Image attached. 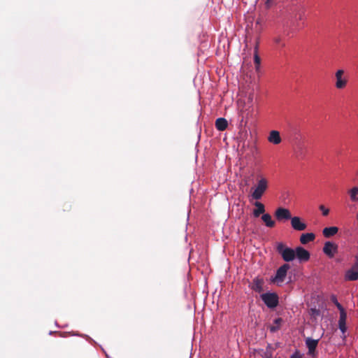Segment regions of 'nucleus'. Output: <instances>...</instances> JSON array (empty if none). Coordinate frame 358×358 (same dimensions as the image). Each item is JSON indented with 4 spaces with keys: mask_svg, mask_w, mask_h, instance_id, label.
<instances>
[{
    "mask_svg": "<svg viewBox=\"0 0 358 358\" xmlns=\"http://www.w3.org/2000/svg\"><path fill=\"white\" fill-rule=\"evenodd\" d=\"M268 187V181L264 177H259L257 179V182L252 188V197L255 200L260 199Z\"/></svg>",
    "mask_w": 358,
    "mask_h": 358,
    "instance_id": "f257e3e1",
    "label": "nucleus"
},
{
    "mask_svg": "<svg viewBox=\"0 0 358 358\" xmlns=\"http://www.w3.org/2000/svg\"><path fill=\"white\" fill-rule=\"evenodd\" d=\"M276 250L285 262H291L295 258V250L286 247L282 243H279L278 244Z\"/></svg>",
    "mask_w": 358,
    "mask_h": 358,
    "instance_id": "f03ea898",
    "label": "nucleus"
},
{
    "mask_svg": "<svg viewBox=\"0 0 358 358\" xmlns=\"http://www.w3.org/2000/svg\"><path fill=\"white\" fill-rule=\"evenodd\" d=\"M261 299L269 308H274L278 306L279 297L275 292H267L261 295Z\"/></svg>",
    "mask_w": 358,
    "mask_h": 358,
    "instance_id": "7ed1b4c3",
    "label": "nucleus"
},
{
    "mask_svg": "<svg viewBox=\"0 0 358 358\" xmlns=\"http://www.w3.org/2000/svg\"><path fill=\"white\" fill-rule=\"evenodd\" d=\"M290 266L288 264H284L276 271L275 277L272 279V282L280 285L285 280L287 271L289 269Z\"/></svg>",
    "mask_w": 358,
    "mask_h": 358,
    "instance_id": "20e7f679",
    "label": "nucleus"
},
{
    "mask_svg": "<svg viewBox=\"0 0 358 358\" xmlns=\"http://www.w3.org/2000/svg\"><path fill=\"white\" fill-rule=\"evenodd\" d=\"M274 215L278 222L290 220L292 217L290 210L282 207L278 208L275 211Z\"/></svg>",
    "mask_w": 358,
    "mask_h": 358,
    "instance_id": "39448f33",
    "label": "nucleus"
},
{
    "mask_svg": "<svg viewBox=\"0 0 358 358\" xmlns=\"http://www.w3.org/2000/svg\"><path fill=\"white\" fill-rule=\"evenodd\" d=\"M345 279L349 281L358 280V257H355V262L352 267L345 272Z\"/></svg>",
    "mask_w": 358,
    "mask_h": 358,
    "instance_id": "423d86ee",
    "label": "nucleus"
},
{
    "mask_svg": "<svg viewBox=\"0 0 358 358\" xmlns=\"http://www.w3.org/2000/svg\"><path fill=\"white\" fill-rule=\"evenodd\" d=\"M344 73L345 71L343 69H338L335 73V87L338 90L345 88L348 84V78L344 76Z\"/></svg>",
    "mask_w": 358,
    "mask_h": 358,
    "instance_id": "0eeeda50",
    "label": "nucleus"
},
{
    "mask_svg": "<svg viewBox=\"0 0 358 358\" xmlns=\"http://www.w3.org/2000/svg\"><path fill=\"white\" fill-rule=\"evenodd\" d=\"M338 248L337 244L331 241H327L324 243L322 250L327 257L333 258L338 252Z\"/></svg>",
    "mask_w": 358,
    "mask_h": 358,
    "instance_id": "6e6552de",
    "label": "nucleus"
},
{
    "mask_svg": "<svg viewBox=\"0 0 358 358\" xmlns=\"http://www.w3.org/2000/svg\"><path fill=\"white\" fill-rule=\"evenodd\" d=\"M291 226L295 231H304L307 228V224L302 220L300 217L294 216L290 220Z\"/></svg>",
    "mask_w": 358,
    "mask_h": 358,
    "instance_id": "1a4fd4ad",
    "label": "nucleus"
},
{
    "mask_svg": "<svg viewBox=\"0 0 358 358\" xmlns=\"http://www.w3.org/2000/svg\"><path fill=\"white\" fill-rule=\"evenodd\" d=\"M295 257L300 262H307L310 259V252L302 247H297L295 250Z\"/></svg>",
    "mask_w": 358,
    "mask_h": 358,
    "instance_id": "9d476101",
    "label": "nucleus"
},
{
    "mask_svg": "<svg viewBox=\"0 0 358 358\" xmlns=\"http://www.w3.org/2000/svg\"><path fill=\"white\" fill-rule=\"evenodd\" d=\"M250 106L248 108H242L239 111V117L241 126H245L248 122L249 117L251 115V111L250 110Z\"/></svg>",
    "mask_w": 358,
    "mask_h": 358,
    "instance_id": "9b49d317",
    "label": "nucleus"
},
{
    "mask_svg": "<svg viewBox=\"0 0 358 358\" xmlns=\"http://www.w3.org/2000/svg\"><path fill=\"white\" fill-rule=\"evenodd\" d=\"M319 340H315L311 338H308L306 340V345L308 349V355L313 356L317 346Z\"/></svg>",
    "mask_w": 358,
    "mask_h": 358,
    "instance_id": "f8f14e48",
    "label": "nucleus"
},
{
    "mask_svg": "<svg viewBox=\"0 0 358 358\" xmlns=\"http://www.w3.org/2000/svg\"><path fill=\"white\" fill-rule=\"evenodd\" d=\"M347 313L345 310L340 312V317L338 320V327L341 332L344 334L347 331L346 327Z\"/></svg>",
    "mask_w": 358,
    "mask_h": 358,
    "instance_id": "ddd939ff",
    "label": "nucleus"
},
{
    "mask_svg": "<svg viewBox=\"0 0 358 358\" xmlns=\"http://www.w3.org/2000/svg\"><path fill=\"white\" fill-rule=\"evenodd\" d=\"M268 141L274 145L280 144L282 141L280 132L276 130H272L270 131Z\"/></svg>",
    "mask_w": 358,
    "mask_h": 358,
    "instance_id": "4468645a",
    "label": "nucleus"
},
{
    "mask_svg": "<svg viewBox=\"0 0 358 358\" xmlns=\"http://www.w3.org/2000/svg\"><path fill=\"white\" fill-rule=\"evenodd\" d=\"M264 281L261 278H256L253 280L251 289L256 292L260 293L263 291Z\"/></svg>",
    "mask_w": 358,
    "mask_h": 358,
    "instance_id": "2eb2a0df",
    "label": "nucleus"
},
{
    "mask_svg": "<svg viewBox=\"0 0 358 358\" xmlns=\"http://www.w3.org/2000/svg\"><path fill=\"white\" fill-rule=\"evenodd\" d=\"M228 127V122L225 118L219 117L215 120V127L218 131H224Z\"/></svg>",
    "mask_w": 358,
    "mask_h": 358,
    "instance_id": "dca6fc26",
    "label": "nucleus"
},
{
    "mask_svg": "<svg viewBox=\"0 0 358 358\" xmlns=\"http://www.w3.org/2000/svg\"><path fill=\"white\" fill-rule=\"evenodd\" d=\"M315 238V235L313 233L302 234L300 236V242L301 244L305 245L309 242L313 241Z\"/></svg>",
    "mask_w": 358,
    "mask_h": 358,
    "instance_id": "f3484780",
    "label": "nucleus"
},
{
    "mask_svg": "<svg viewBox=\"0 0 358 358\" xmlns=\"http://www.w3.org/2000/svg\"><path fill=\"white\" fill-rule=\"evenodd\" d=\"M338 231V228L336 227H325L322 231V234L324 237L330 238L336 234Z\"/></svg>",
    "mask_w": 358,
    "mask_h": 358,
    "instance_id": "a211bd4d",
    "label": "nucleus"
},
{
    "mask_svg": "<svg viewBox=\"0 0 358 358\" xmlns=\"http://www.w3.org/2000/svg\"><path fill=\"white\" fill-rule=\"evenodd\" d=\"M255 206L256 208L253 210V215L255 217H259L261 214H263L265 212L264 205L259 201H256L255 203Z\"/></svg>",
    "mask_w": 358,
    "mask_h": 358,
    "instance_id": "6ab92c4d",
    "label": "nucleus"
},
{
    "mask_svg": "<svg viewBox=\"0 0 358 358\" xmlns=\"http://www.w3.org/2000/svg\"><path fill=\"white\" fill-rule=\"evenodd\" d=\"M262 220L265 223V225L269 228H273L275 225V221L272 220L271 215L268 213L263 214Z\"/></svg>",
    "mask_w": 358,
    "mask_h": 358,
    "instance_id": "aec40b11",
    "label": "nucleus"
},
{
    "mask_svg": "<svg viewBox=\"0 0 358 358\" xmlns=\"http://www.w3.org/2000/svg\"><path fill=\"white\" fill-rule=\"evenodd\" d=\"M258 45L259 43L257 42L256 45L255 47V53H254V62L255 64L256 71H259L260 67L261 59L258 55Z\"/></svg>",
    "mask_w": 358,
    "mask_h": 358,
    "instance_id": "412c9836",
    "label": "nucleus"
},
{
    "mask_svg": "<svg viewBox=\"0 0 358 358\" xmlns=\"http://www.w3.org/2000/svg\"><path fill=\"white\" fill-rule=\"evenodd\" d=\"M282 322V319L280 317L276 318L273 321V324L269 327V330L271 332L274 333L280 329L281 324Z\"/></svg>",
    "mask_w": 358,
    "mask_h": 358,
    "instance_id": "4be33fe9",
    "label": "nucleus"
},
{
    "mask_svg": "<svg viewBox=\"0 0 358 358\" xmlns=\"http://www.w3.org/2000/svg\"><path fill=\"white\" fill-rule=\"evenodd\" d=\"M349 194L350 196V199L352 201H358V187H352L351 189H350Z\"/></svg>",
    "mask_w": 358,
    "mask_h": 358,
    "instance_id": "5701e85b",
    "label": "nucleus"
},
{
    "mask_svg": "<svg viewBox=\"0 0 358 358\" xmlns=\"http://www.w3.org/2000/svg\"><path fill=\"white\" fill-rule=\"evenodd\" d=\"M306 148L302 145H299L295 154L298 158H303L305 155Z\"/></svg>",
    "mask_w": 358,
    "mask_h": 358,
    "instance_id": "b1692460",
    "label": "nucleus"
},
{
    "mask_svg": "<svg viewBox=\"0 0 358 358\" xmlns=\"http://www.w3.org/2000/svg\"><path fill=\"white\" fill-rule=\"evenodd\" d=\"M273 40L276 45L282 48L285 46V43L280 36H276L273 37Z\"/></svg>",
    "mask_w": 358,
    "mask_h": 358,
    "instance_id": "393cba45",
    "label": "nucleus"
},
{
    "mask_svg": "<svg viewBox=\"0 0 358 358\" xmlns=\"http://www.w3.org/2000/svg\"><path fill=\"white\" fill-rule=\"evenodd\" d=\"M331 300L336 305V306L337 307V308L339 310L340 312H341V310H345V309L341 306V304L338 301L336 296H334V295L331 296Z\"/></svg>",
    "mask_w": 358,
    "mask_h": 358,
    "instance_id": "a878e982",
    "label": "nucleus"
},
{
    "mask_svg": "<svg viewBox=\"0 0 358 358\" xmlns=\"http://www.w3.org/2000/svg\"><path fill=\"white\" fill-rule=\"evenodd\" d=\"M310 314L313 317H317L320 315V311L319 309L317 308H311L310 310Z\"/></svg>",
    "mask_w": 358,
    "mask_h": 358,
    "instance_id": "bb28decb",
    "label": "nucleus"
},
{
    "mask_svg": "<svg viewBox=\"0 0 358 358\" xmlns=\"http://www.w3.org/2000/svg\"><path fill=\"white\" fill-rule=\"evenodd\" d=\"M320 210L322 212L324 216H327L329 213V210L323 205L320 206Z\"/></svg>",
    "mask_w": 358,
    "mask_h": 358,
    "instance_id": "cd10ccee",
    "label": "nucleus"
},
{
    "mask_svg": "<svg viewBox=\"0 0 358 358\" xmlns=\"http://www.w3.org/2000/svg\"><path fill=\"white\" fill-rule=\"evenodd\" d=\"M303 355L299 350H296L291 356L290 358H302Z\"/></svg>",
    "mask_w": 358,
    "mask_h": 358,
    "instance_id": "c85d7f7f",
    "label": "nucleus"
},
{
    "mask_svg": "<svg viewBox=\"0 0 358 358\" xmlns=\"http://www.w3.org/2000/svg\"><path fill=\"white\" fill-rule=\"evenodd\" d=\"M273 0H266V6L268 7L270 6V3Z\"/></svg>",
    "mask_w": 358,
    "mask_h": 358,
    "instance_id": "c756f323",
    "label": "nucleus"
},
{
    "mask_svg": "<svg viewBox=\"0 0 358 358\" xmlns=\"http://www.w3.org/2000/svg\"><path fill=\"white\" fill-rule=\"evenodd\" d=\"M271 358V357H270Z\"/></svg>",
    "mask_w": 358,
    "mask_h": 358,
    "instance_id": "7c9ffc66",
    "label": "nucleus"
}]
</instances>
